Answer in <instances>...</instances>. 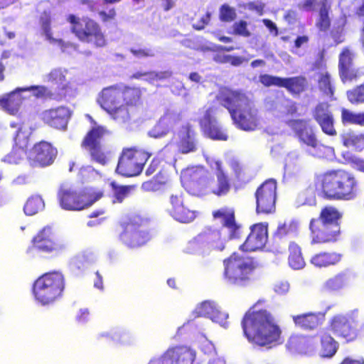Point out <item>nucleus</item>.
Segmentation results:
<instances>
[{
	"mask_svg": "<svg viewBox=\"0 0 364 364\" xmlns=\"http://www.w3.org/2000/svg\"><path fill=\"white\" fill-rule=\"evenodd\" d=\"M151 153L136 147H124L119 155L116 171L126 177L139 175Z\"/></svg>",
	"mask_w": 364,
	"mask_h": 364,
	"instance_id": "f8f14e48",
	"label": "nucleus"
},
{
	"mask_svg": "<svg viewBox=\"0 0 364 364\" xmlns=\"http://www.w3.org/2000/svg\"><path fill=\"white\" fill-rule=\"evenodd\" d=\"M72 116L70 109L64 105L51 107L44 110L41 119L48 127L58 130H66Z\"/></svg>",
	"mask_w": 364,
	"mask_h": 364,
	"instance_id": "4be33fe9",
	"label": "nucleus"
},
{
	"mask_svg": "<svg viewBox=\"0 0 364 364\" xmlns=\"http://www.w3.org/2000/svg\"><path fill=\"white\" fill-rule=\"evenodd\" d=\"M289 126L295 133L299 141L314 149L313 155L317 158L324 159L333 154V149L318 142L313 128L308 122L303 119H292Z\"/></svg>",
	"mask_w": 364,
	"mask_h": 364,
	"instance_id": "ddd939ff",
	"label": "nucleus"
},
{
	"mask_svg": "<svg viewBox=\"0 0 364 364\" xmlns=\"http://www.w3.org/2000/svg\"><path fill=\"white\" fill-rule=\"evenodd\" d=\"M288 264L294 269H301L306 265L301 247L294 241L288 245Z\"/></svg>",
	"mask_w": 364,
	"mask_h": 364,
	"instance_id": "4c0bfd02",
	"label": "nucleus"
},
{
	"mask_svg": "<svg viewBox=\"0 0 364 364\" xmlns=\"http://www.w3.org/2000/svg\"><path fill=\"white\" fill-rule=\"evenodd\" d=\"M196 358L194 350L186 346L168 348L158 359V364H193Z\"/></svg>",
	"mask_w": 364,
	"mask_h": 364,
	"instance_id": "5701e85b",
	"label": "nucleus"
},
{
	"mask_svg": "<svg viewBox=\"0 0 364 364\" xmlns=\"http://www.w3.org/2000/svg\"><path fill=\"white\" fill-rule=\"evenodd\" d=\"M319 6L318 16L316 21V26L320 31L326 32L329 30L331 25L329 16L331 6L328 0H321Z\"/></svg>",
	"mask_w": 364,
	"mask_h": 364,
	"instance_id": "79ce46f5",
	"label": "nucleus"
},
{
	"mask_svg": "<svg viewBox=\"0 0 364 364\" xmlns=\"http://www.w3.org/2000/svg\"><path fill=\"white\" fill-rule=\"evenodd\" d=\"M341 122L343 126L364 127V111L355 112L346 107H341Z\"/></svg>",
	"mask_w": 364,
	"mask_h": 364,
	"instance_id": "a19ab883",
	"label": "nucleus"
},
{
	"mask_svg": "<svg viewBox=\"0 0 364 364\" xmlns=\"http://www.w3.org/2000/svg\"><path fill=\"white\" fill-rule=\"evenodd\" d=\"M318 87L324 96L333 99L335 87L332 83L331 75L328 72L322 73L319 76Z\"/></svg>",
	"mask_w": 364,
	"mask_h": 364,
	"instance_id": "49530a36",
	"label": "nucleus"
},
{
	"mask_svg": "<svg viewBox=\"0 0 364 364\" xmlns=\"http://www.w3.org/2000/svg\"><path fill=\"white\" fill-rule=\"evenodd\" d=\"M102 196V191H97L92 188L79 191L65 185L60 186L57 193L60 207L68 211H80L87 209Z\"/></svg>",
	"mask_w": 364,
	"mask_h": 364,
	"instance_id": "9d476101",
	"label": "nucleus"
},
{
	"mask_svg": "<svg viewBox=\"0 0 364 364\" xmlns=\"http://www.w3.org/2000/svg\"><path fill=\"white\" fill-rule=\"evenodd\" d=\"M166 211L173 219L184 223L192 222L196 217V211L191 210L186 203L182 192L170 195Z\"/></svg>",
	"mask_w": 364,
	"mask_h": 364,
	"instance_id": "6ab92c4d",
	"label": "nucleus"
},
{
	"mask_svg": "<svg viewBox=\"0 0 364 364\" xmlns=\"http://www.w3.org/2000/svg\"><path fill=\"white\" fill-rule=\"evenodd\" d=\"M341 142L346 147L362 151L364 150V132L350 130L341 135Z\"/></svg>",
	"mask_w": 364,
	"mask_h": 364,
	"instance_id": "ea45409f",
	"label": "nucleus"
},
{
	"mask_svg": "<svg viewBox=\"0 0 364 364\" xmlns=\"http://www.w3.org/2000/svg\"><path fill=\"white\" fill-rule=\"evenodd\" d=\"M250 232L240 249L245 252H254L262 250L268 240V223H259L250 228Z\"/></svg>",
	"mask_w": 364,
	"mask_h": 364,
	"instance_id": "b1692460",
	"label": "nucleus"
},
{
	"mask_svg": "<svg viewBox=\"0 0 364 364\" xmlns=\"http://www.w3.org/2000/svg\"><path fill=\"white\" fill-rule=\"evenodd\" d=\"M350 280V271L345 269L328 278L323 284V289L328 292L338 291L345 288Z\"/></svg>",
	"mask_w": 364,
	"mask_h": 364,
	"instance_id": "c9c22d12",
	"label": "nucleus"
},
{
	"mask_svg": "<svg viewBox=\"0 0 364 364\" xmlns=\"http://www.w3.org/2000/svg\"><path fill=\"white\" fill-rule=\"evenodd\" d=\"M33 130L32 127L28 124L24 122L20 124L14 136V145L28 149L30 145Z\"/></svg>",
	"mask_w": 364,
	"mask_h": 364,
	"instance_id": "37998d69",
	"label": "nucleus"
},
{
	"mask_svg": "<svg viewBox=\"0 0 364 364\" xmlns=\"http://www.w3.org/2000/svg\"><path fill=\"white\" fill-rule=\"evenodd\" d=\"M136 186H119L114 187V202L122 203L127 198Z\"/></svg>",
	"mask_w": 364,
	"mask_h": 364,
	"instance_id": "3c124183",
	"label": "nucleus"
},
{
	"mask_svg": "<svg viewBox=\"0 0 364 364\" xmlns=\"http://www.w3.org/2000/svg\"><path fill=\"white\" fill-rule=\"evenodd\" d=\"M212 215L215 219H220L222 226L228 230L230 239L239 237L240 225L236 222L235 210L232 208L223 207L214 210Z\"/></svg>",
	"mask_w": 364,
	"mask_h": 364,
	"instance_id": "c85d7f7f",
	"label": "nucleus"
},
{
	"mask_svg": "<svg viewBox=\"0 0 364 364\" xmlns=\"http://www.w3.org/2000/svg\"><path fill=\"white\" fill-rule=\"evenodd\" d=\"M343 255L334 251H320L310 259V263L317 268H326L337 265L342 259Z\"/></svg>",
	"mask_w": 364,
	"mask_h": 364,
	"instance_id": "72a5a7b5",
	"label": "nucleus"
},
{
	"mask_svg": "<svg viewBox=\"0 0 364 364\" xmlns=\"http://www.w3.org/2000/svg\"><path fill=\"white\" fill-rule=\"evenodd\" d=\"M98 15L102 23H107L114 21L117 16V12L114 8L109 9L108 11H100Z\"/></svg>",
	"mask_w": 364,
	"mask_h": 364,
	"instance_id": "bf43d9fd",
	"label": "nucleus"
},
{
	"mask_svg": "<svg viewBox=\"0 0 364 364\" xmlns=\"http://www.w3.org/2000/svg\"><path fill=\"white\" fill-rule=\"evenodd\" d=\"M58 156V149L53 144L41 140L33 144L28 156L31 166L44 168L53 164Z\"/></svg>",
	"mask_w": 364,
	"mask_h": 364,
	"instance_id": "2eb2a0df",
	"label": "nucleus"
},
{
	"mask_svg": "<svg viewBox=\"0 0 364 364\" xmlns=\"http://www.w3.org/2000/svg\"><path fill=\"white\" fill-rule=\"evenodd\" d=\"M233 33L243 37H250L251 35L247 28V23L243 20L235 22L233 24Z\"/></svg>",
	"mask_w": 364,
	"mask_h": 364,
	"instance_id": "5fc2aeb1",
	"label": "nucleus"
},
{
	"mask_svg": "<svg viewBox=\"0 0 364 364\" xmlns=\"http://www.w3.org/2000/svg\"><path fill=\"white\" fill-rule=\"evenodd\" d=\"M321 344L320 355L322 358H331L337 353L339 344L331 336V332L327 327L318 333Z\"/></svg>",
	"mask_w": 364,
	"mask_h": 364,
	"instance_id": "f704fd0d",
	"label": "nucleus"
},
{
	"mask_svg": "<svg viewBox=\"0 0 364 364\" xmlns=\"http://www.w3.org/2000/svg\"><path fill=\"white\" fill-rule=\"evenodd\" d=\"M315 186L328 200H353L360 191L355 174L343 168L329 169L316 175Z\"/></svg>",
	"mask_w": 364,
	"mask_h": 364,
	"instance_id": "f03ea898",
	"label": "nucleus"
},
{
	"mask_svg": "<svg viewBox=\"0 0 364 364\" xmlns=\"http://www.w3.org/2000/svg\"><path fill=\"white\" fill-rule=\"evenodd\" d=\"M235 10L227 4H223L220 8V19L223 22H231L236 18Z\"/></svg>",
	"mask_w": 364,
	"mask_h": 364,
	"instance_id": "603ef678",
	"label": "nucleus"
},
{
	"mask_svg": "<svg viewBox=\"0 0 364 364\" xmlns=\"http://www.w3.org/2000/svg\"><path fill=\"white\" fill-rule=\"evenodd\" d=\"M129 52L136 58H152L155 55L149 48H131Z\"/></svg>",
	"mask_w": 364,
	"mask_h": 364,
	"instance_id": "864d4df0",
	"label": "nucleus"
},
{
	"mask_svg": "<svg viewBox=\"0 0 364 364\" xmlns=\"http://www.w3.org/2000/svg\"><path fill=\"white\" fill-rule=\"evenodd\" d=\"M45 208V203L39 195H33L26 200L23 210L27 215H34L42 211Z\"/></svg>",
	"mask_w": 364,
	"mask_h": 364,
	"instance_id": "c03bdc74",
	"label": "nucleus"
},
{
	"mask_svg": "<svg viewBox=\"0 0 364 364\" xmlns=\"http://www.w3.org/2000/svg\"><path fill=\"white\" fill-rule=\"evenodd\" d=\"M338 364H364V358H359L358 359H354L348 356L344 358Z\"/></svg>",
	"mask_w": 364,
	"mask_h": 364,
	"instance_id": "774afa93",
	"label": "nucleus"
},
{
	"mask_svg": "<svg viewBox=\"0 0 364 364\" xmlns=\"http://www.w3.org/2000/svg\"><path fill=\"white\" fill-rule=\"evenodd\" d=\"M67 21L70 24L71 33L80 42L90 44L95 48L107 46L106 35L100 23L93 18L87 16L79 17L69 14Z\"/></svg>",
	"mask_w": 364,
	"mask_h": 364,
	"instance_id": "1a4fd4ad",
	"label": "nucleus"
},
{
	"mask_svg": "<svg viewBox=\"0 0 364 364\" xmlns=\"http://www.w3.org/2000/svg\"><path fill=\"white\" fill-rule=\"evenodd\" d=\"M216 173L215 178H207L204 181V188L209 193L217 197H223L227 196L231 190L232 184L228 176L223 171L221 163L217 161Z\"/></svg>",
	"mask_w": 364,
	"mask_h": 364,
	"instance_id": "393cba45",
	"label": "nucleus"
},
{
	"mask_svg": "<svg viewBox=\"0 0 364 364\" xmlns=\"http://www.w3.org/2000/svg\"><path fill=\"white\" fill-rule=\"evenodd\" d=\"M295 326L304 331H314L325 321V314L320 312H307L291 316Z\"/></svg>",
	"mask_w": 364,
	"mask_h": 364,
	"instance_id": "7c9ffc66",
	"label": "nucleus"
},
{
	"mask_svg": "<svg viewBox=\"0 0 364 364\" xmlns=\"http://www.w3.org/2000/svg\"><path fill=\"white\" fill-rule=\"evenodd\" d=\"M249 9L255 11L259 15H262L264 9V4L263 3L250 2L248 4Z\"/></svg>",
	"mask_w": 364,
	"mask_h": 364,
	"instance_id": "338daca9",
	"label": "nucleus"
},
{
	"mask_svg": "<svg viewBox=\"0 0 364 364\" xmlns=\"http://www.w3.org/2000/svg\"><path fill=\"white\" fill-rule=\"evenodd\" d=\"M338 75L343 84L356 82L360 77V72L354 65V53L348 48H343L338 55Z\"/></svg>",
	"mask_w": 364,
	"mask_h": 364,
	"instance_id": "412c9836",
	"label": "nucleus"
},
{
	"mask_svg": "<svg viewBox=\"0 0 364 364\" xmlns=\"http://www.w3.org/2000/svg\"><path fill=\"white\" fill-rule=\"evenodd\" d=\"M176 146L178 151L183 154L195 152L198 150L197 134L190 124L182 127L178 133Z\"/></svg>",
	"mask_w": 364,
	"mask_h": 364,
	"instance_id": "2f4dec72",
	"label": "nucleus"
},
{
	"mask_svg": "<svg viewBox=\"0 0 364 364\" xmlns=\"http://www.w3.org/2000/svg\"><path fill=\"white\" fill-rule=\"evenodd\" d=\"M211 14L210 12H206L205 15H203L198 23L193 25V28L195 30L200 31L203 30L206 25H208L210 21Z\"/></svg>",
	"mask_w": 364,
	"mask_h": 364,
	"instance_id": "680f3d73",
	"label": "nucleus"
},
{
	"mask_svg": "<svg viewBox=\"0 0 364 364\" xmlns=\"http://www.w3.org/2000/svg\"><path fill=\"white\" fill-rule=\"evenodd\" d=\"M65 278L59 271H50L38 277L32 286L34 299L41 304L50 305L62 298Z\"/></svg>",
	"mask_w": 364,
	"mask_h": 364,
	"instance_id": "0eeeda50",
	"label": "nucleus"
},
{
	"mask_svg": "<svg viewBox=\"0 0 364 364\" xmlns=\"http://www.w3.org/2000/svg\"><path fill=\"white\" fill-rule=\"evenodd\" d=\"M286 348L290 353L307 355L314 353L317 345L314 336L292 335L288 339Z\"/></svg>",
	"mask_w": 364,
	"mask_h": 364,
	"instance_id": "cd10ccee",
	"label": "nucleus"
},
{
	"mask_svg": "<svg viewBox=\"0 0 364 364\" xmlns=\"http://www.w3.org/2000/svg\"><path fill=\"white\" fill-rule=\"evenodd\" d=\"M283 79L284 77L269 74H262L259 76V82L267 87L272 86L282 87Z\"/></svg>",
	"mask_w": 364,
	"mask_h": 364,
	"instance_id": "8fccbe9b",
	"label": "nucleus"
},
{
	"mask_svg": "<svg viewBox=\"0 0 364 364\" xmlns=\"http://www.w3.org/2000/svg\"><path fill=\"white\" fill-rule=\"evenodd\" d=\"M121 85H113L104 87L98 94L97 102L104 111H108L122 103Z\"/></svg>",
	"mask_w": 364,
	"mask_h": 364,
	"instance_id": "c756f323",
	"label": "nucleus"
},
{
	"mask_svg": "<svg viewBox=\"0 0 364 364\" xmlns=\"http://www.w3.org/2000/svg\"><path fill=\"white\" fill-rule=\"evenodd\" d=\"M263 302L264 301L259 300L245 312L241 326L250 343L271 348L279 342L282 330L272 313L262 306Z\"/></svg>",
	"mask_w": 364,
	"mask_h": 364,
	"instance_id": "f257e3e1",
	"label": "nucleus"
},
{
	"mask_svg": "<svg viewBox=\"0 0 364 364\" xmlns=\"http://www.w3.org/2000/svg\"><path fill=\"white\" fill-rule=\"evenodd\" d=\"M51 21L52 18L50 12L48 11L42 12L39 18V22L46 39L50 43H58L60 44L63 41L61 39H55L53 37Z\"/></svg>",
	"mask_w": 364,
	"mask_h": 364,
	"instance_id": "a18cd8bd",
	"label": "nucleus"
},
{
	"mask_svg": "<svg viewBox=\"0 0 364 364\" xmlns=\"http://www.w3.org/2000/svg\"><path fill=\"white\" fill-rule=\"evenodd\" d=\"M106 112L115 122L127 124L131 122L134 110L121 103Z\"/></svg>",
	"mask_w": 364,
	"mask_h": 364,
	"instance_id": "58836bf2",
	"label": "nucleus"
},
{
	"mask_svg": "<svg viewBox=\"0 0 364 364\" xmlns=\"http://www.w3.org/2000/svg\"><path fill=\"white\" fill-rule=\"evenodd\" d=\"M343 213L333 205L321 208L318 216L309 221V238L311 245L333 244L341 237V220Z\"/></svg>",
	"mask_w": 364,
	"mask_h": 364,
	"instance_id": "39448f33",
	"label": "nucleus"
},
{
	"mask_svg": "<svg viewBox=\"0 0 364 364\" xmlns=\"http://www.w3.org/2000/svg\"><path fill=\"white\" fill-rule=\"evenodd\" d=\"M27 149L14 144L11 151L6 155L5 161L9 164H19L24 159Z\"/></svg>",
	"mask_w": 364,
	"mask_h": 364,
	"instance_id": "09e8293b",
	"label": "nucleus"
},
{
	"mask_svg": "<svg viewBox=\"0 0 364 364\" xmlns=\"http://www.w3.org/2000/svg\"><path fill=\"white\" fill-rule=\"evenodd\" d=\"M309 87V80L304 75H299L283 79L282 88H284L294 97H300L308 91Z\"/></svg>",
	"mask_w": 364,
	"mask_h": 364,
	"instance_id": "473e14b6",
	"label": "nucleus"
},
{
	"mask_svg": "<svg viewBox=\"0 0 364 364\" xmlns=\"http://www.w3.org/2000/svg\"><path fill=\"white\" fill-rule=\"evenodd\" d=\"M169 119L166 117H161L155 125L154 129L157 132V136L166 135L170 130Z\"/></svg>",
	"mask_w": 364,
	"mask_h": 364,
	"instance_id": "6e6d98bb",
	"label": "nucleus"
},
{
	"mask_svg": "<svg viewBox=\"0 0 364 364\" xmlns=\"http://www.w3.org/2000/svg\"><path fill=\"white\" fill-rule=\"evenodd\" d=\"M188 248L203 251H222L225 249V240L219 230L208 229L190 241Z\"/></svg>",
	"mask_w": 364,
	"mask_h": 364,
	"instance_id": "a211bd4d",
	"label": "nucleus"
},
{
	"mask_svg": "<svg viewBox=\"0 0 364 364\" xmlns=\"http://www.w3.org/2000/svg\"><path fill=\"white\" fill-rule=\"evenodd\" d=\"M256 212L258 214L268 215L275 212L277 201V182L267 179L256 190Z\"/></svg>",
	"mask_w": 364,
	"mask_h": 364,
	"instance_id": "4468645a",
	"label": "nucleus"
},
{
	"mask_svg": "<svg viewBox=\"0 0 364 364\" xmlns=\"http://www.w3.org/2000/svg\"><path fill=\"white\" fill-rule=\"evenodd\" d=\"M346 97L352 105L364 104V82L347 90Z\"/></svg>",
	"mask_w": 364,
	"mask_h": 364,
	"instance_id": "de8ad7c7",
	"label": "nucleus"
},
{
	"mask_svg": "<svg viewBox=\"0 0 364 364\" xmlns=\"http://www.w3.org/2000/svg\"><path fill=\"white\" fill-rule=\"evenodd\" d=\"M316 3L317 0H303L297 5V7L301 11H314Z\"/></svg>",
	"mask_w": 364,
	"mask_h": 364,
	"instance_id": "052dcab7",
	"label": "nucleus"
},
{
	"mask_svg": "<svg viewBox=\"0 0 364 364\" xmlns=\"http://www.w3.org/2000/svg\"><path fill=\"white\" fill-rule=\"evenodd\" d=\"M215 100L228 109L237 128L246 132L257 128L258 110L243 90L223 86L219 89Z\"/></svg>",
	"mask_w": 364,
	"mask_h": 364,
	"instance_id": "7ed1b4c3",
	"label": "nucleus"
},
{
	"mask_svg": "<svg viewBox=\"0 0 364 364\" xmlns=\"http://www.w3.org/2000/svg\"><path fill=\"white\" fill-rule=\"evenodd\" d=\"M32 245L28 249V252H32L36 250L43 253L58 252L63 249V246L55 240L53 228L46 225L40 230L31 240Z\"/></svg>",
	"mask_w": 364,
	"mask_h": 364,
	"instance_id": "aec40b11",
	"label": "nucleus"
},
{
	"mask_svg": "<svg viewBox=\"0 0 364 364\" xmlns=\"http://www.w3.org/2000/svg\"><path fill=\"white\" fill-rule=\"evenodd\" d=\"M122 103L135 111L141 104L142 92L139 87L122 86Z\"/></svg>",
	"mask_w": 364,
	"mask_h": 364,
	"instance_id": "e433bc0d",
	"label": "nucleus"
},
{
	"mask_svg": "<svg viewBox=\"0 0 364 364\" xmlns=\"http://www.w3.org/2000/svg\"><path fill=\"white\" fill-rule=\"evenodd\" d=\"M161 188V187L159 186V183L154 177L141 183V189L145 192H156Z\"/></svg>",
	"mask_w": 364,
	"mask_h": 364,
	"instance_id": "4d7b16f0",
	"label": "nucleus"
},
{
	"mask_svg": "<svg viewBox=\"0 0 364 364\" xmlns=\"http://www.w3.org/2000/svg\"><path fill=\"white\" fill-rule=\"evenodd\" d=\"M311 115L324 134L331 137L337 136L336 119L328 102H320L317 103L312 109Z\"/></svg>",
	"mask_w": 364,
	"mask_h": 364,
	"instance_id": "f3484780",
	"label": "nucleus"
},
{
	"mask_svg": "<svg viewBox=\"0 0 364 364\" xmlns=\"http://www.w3.org/2000/svg\"><path fill=\"white\" fill-rule=\"evenodd\" d=\"M119 240L131 248L145 245L151 238L146 220L134 215L119 223Z\"/></svg>",
	"mask_w": 364,
	"mask_h": 364,
	"instance_id": "9b49d317",
	"label": "nucleus"
},
{
	"mask_svg": "<svg viewBox=\"0 0 364 364\" xmlns=\"http://www.w3.org/2000/svg\"><path fill=\"white\" fill-rule=\"evenodd\" d=\"M350 163L354 170L364 174V159L360 157L352 158Z\"/></svg>",
	"mask_w": 364,
	"mask_h": 364,
	"instance_id": "e2e57ef3",
	"label": "nucleus"
},
{
	"mask_svg": "<svg viewBox=\"0 0 364 364\" xmlns=\"http://www.w3.org/2000/svg\"><path fill=\"white\" fill-rule=\"evenodd\" d=\"M223 265L225 281L237 288L246 287L251 283L257 267L252 258L235 252L223 260Z\"/></svg>",
	"mask_w": 364,
	"mask_h": 364,
	"instance_id": "6e6552de",
	"label": "nucleus"
},
{
	"mask_svg": "<svg viewBox=\"0 0 364 364\" xmlns=\"http://www.w3.org/2000/svg\"><path fill=\"white\" fill-rule=\"evenodd\" d=\"M92 126L83 136L80 146L90 161L101 166L107 165L112 159V152L105 149L104 143L112 139L113 133L106 126L97 124L91 119Z\"/></svg>",
	"mask_w": 364,
	"mask_h": 364,
	"instance_id": "423d86ee",
	"label": "nucleus"
},
{
	"mask_svg": "<svg viewBox=\"0 0 364 364\" xmlns=\"http://www.w3.org/2000/svg\"><path fill=\"white\" fill-rule=\"evenodd\" d=\"M48 82L52 85V90L44 86H31L18 87L16 90L0 97V107L11 114L18 112L23 102L21 92L38 90L42 95H46L50 99L62 101L72 93V87L60 69L51 70L47 76Z\"/></svg>",
	"mask_w": 364,
	"mask_h": 364,
	"instance_id": "20e7f679",
	"label": "nucleus"
},
{
	"mask_svg": "<svg viewBox=\"0 0 364 364\" xmlns=\"http://www.w3.org/2000/svg\"><path fill=\"white\" fill-rule=\"evenodd\" d=\"M262 23L264 25L268 28L270 33H272L274 36H277L279 35V30L277 25L270 19L264 18L262 19Z\"/></svg>",
	"mask_w": 364,
	"mask_h": 364,
	"instance_id": "69168bd1",
	"label": "nucleus"
},
{
	"mask_svg": "<svg viewBox=\"0 0 364 364\" xmlns=\"http://www.w3.org/2000/svg\"><path fill=\"white\" fill-rule=\"evenodd\" d=\"M299 235L298 226L292 221L279 223L272 237V251L282 253L284 250V243L289 239Z\"/></svg>",
	"mask_w": 364,
	"mask_h": 364,
	"instance_id": "a878e982",
	"label": "nucleus"
},
{
	"mask_svg": "<svg viewBox=\"0 0 364 364\" xmlns=\"http://www.w3.org/2000/svg\"><path fill=\"white\" fill-rule=\"evenodd\" d=\"M217 107L210 106L205 108L203 115L198 119L201 132L206 137L214 141H227L228 132L222 128L215 117Z\"/></svg>",
	"mask_w": 364,
	"mask_h": 364,
	"instance_id": "dca6fc26",
	"label": "nucleus"
},
{
	"mask_svg": "<svg viewBox=\"0 0 364 364\" xmlns=\"http://www.w3.org/2000/svg\"><path fill=\"white\" fill-rule=\"evenodd\" d=\"M161 159L158 157H154L151 161L147 168L145 171V174L148 176L157 173L160 169Z\"/></svg>",
	"mask_w": 364,
	"mask_h": 364,
	"instance_id": "13d9d810",
	"label": "nucleus"
},
{
	"mask_svg": "<svg viewBox=\"0 0 364 364\" xmlns=\"http://www.w3.org/2000/svg\"><path fill=\"white\" fill-rule=\"evenodd\" d=\"M145 77H149V78L154 79V78H156L158 77V74L153 71H146V72L138 71V72L133 73L130 76V79L140 80Z\"/></svg>",
	"mask_w": 364,
	"mask_h": 364,
	"instance_id": "0e129e2a",
	"label": "nucleus"
},
{
	"mask_svg": "<svg viewBox=\"0 0 364 364\" xmlns=\"http://www.w3.org/2000/svg\"><path fill=\"white\" fill-rule=\"evenodd\" d=\"M327 328L337 337L344 338L346 341H353L356 337V331L350 319L343 315L333 316Z\"/></svg>",
	"mask_w": 364,
	"mask_h": 364,
	"instance_id": "bb28decb",
	"label": "nucleus"
}]
</instances>
